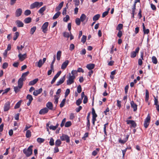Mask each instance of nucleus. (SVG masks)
<instances>
[{
  "mask_svg": "<svg viewBox=\"0 0 159 159\" xmlns=\"http://www.w3.org/2000/svg\"><path fill=\"white\" fill-rule=\"evenodd\" d=\"M154 105H157L158 104V100L157 99V97H156L155 96H154Z\"/></svg>",
  "mask_w": 159,
  "mask_h": 159,
  "instance_id": "58",
  "label": "nucleus"
},
{
  "mask_svg": "<svg viewBox=\"0 0 159 159\" xmlns=\"http://www.w3.org/2000/svg\"><path fill=\"white\" fill-rule=\"evenodd\" d=\"M47 108L50 110H52L53 109V104L51 102H48L46 104Z\"/></svg>",
  "mask_w": 159,
  "mask_h": 159,
  "instance_id": "24",
  "label": "nucleus"
},
{
  "mask_svg": "<svg viewBox=\"0 0 159 159\" xmlns=\"http://www.w3.org/2000/svg\"><path fill=\"white\" fill-rule=\"evenodd\" d=\"M139 48V47H137L135 49V51H133L132 52L130 53V57L131 58H134L136 56L137 53H138Z\"/></svg>",
  "mask_w": 159,
  "mask_h": 159,
  "instance_id": "9",
  "label": "nucleus"
},
{
  "mask_svg": "<svg viewBox=\"0 0 159 159\" xmlns=\"http://www.w3.org/2000/svg\"><path fill=\"white\" fill-rule=\"evenodd\" d=\"M31 13L30 10H25L24 12V14L26 16H28L30 15Z\"/></svg>",
  "mask_w": 159,
  "mask_h": 159,
  "instance_id": "47",
  "label": "nucleus"
},
{
  "mask_svg": "<svg viewBox=\"0 0 159 159\" xmlns=\"http://www.w3.org/2000/svg\"><path fill=\"white\" fill-rule=\"evenodd\" d=\"M108 125V123H107L105 124H104V128H103V131L104 133L106 135H107V132H106V127Z\"/></svg>",
  "mask_w": 159,
  "mask_h": 159,
  "instance_id": "54",
  "label": "nucleus"
},
{
  "mask_svg": "<svg viewBox=\"0 0 159 159\" xmlns=\"http://www.w3.org/2000/svg\"><path fill=\"white\" fill-rule=\"evenodd\" d=\"M29 71H28L22 74L21 77L20 78H22L23 79L25 80V78L29 74Z\"/></svg>",
  "mask_w": 159,
  "mask_h": 159,
  "instance_id": "35",
  "label": "nucleus"
},
{
  "mask_svg": "<svg viewBox=\"0 0 159 159\" xmlns=\"http://www.w3.org/2000/svg\"><path fill=\"white\" fill-rule=\"evenodd\" d=\"M61 140L62 141H66L67 143L70 142L69 137L67 135L63 134L60 137Z\"/></svg>",
  "mask_w": 159,
  "mask_h": 159,
  "instance_id": "3",
  "label": "nucleus"
},
{
  "mask_svg": "<svg viewBox=\"0 0 159 159\" xmlns=\"http://www.w3.org/2000/svg\"><path fill=\"white\" fill-rule=\"evenodd\" d=\"M22 13V10L20 8H19L17 9L16 12V16L17 17L20 16Z\"/></svg>",
  "mask_w": 159,
  "mask_h": 159,
  "instance_id": "21",
  "label": "nucleus"
},
{
  "mask_svg": "<svg viewBox=\"0 0 159 159\" xmlns=\"http://www.w3.org/2000/svg\"><path fill=\"white\" fill-rule=\"evenodd\" d=\"M39 80L38 78L35 79L33 80L30 81L29 83V85H33L35 84Z\"/></svg>",
  "mask_w": 159,
  "mask_h": 159,
  "instance_id": "23",
  "label": "nucleus"
},
{
  "mask_svg": "<svg viewBox=\"0 0 159 159\" xmlns=\"http://www.w3.org/2000/svg\"><path fill=\"white\" fill-rule=\"evenodd\" d=\"M43 64L42 62V60L41 59H40L39 61L35 63V65L39 68H40Z\"/></svg>",
  "mask_w": 159,
  "mask_h": 159,
  "instance_id": "22",
  "label": "nucleus"
},
{
  "mask_svg": "<svg viewBox=\"0 0 159 159\" xmlns=\"http://www.w3.org/2000/svg\"><path fill=\"white\" fill-rule=\"evenodd\" d=\"M82 99L81 98L78 99L76 102V104L77 106H79L82 102Z\"/></svg>",
  "mask_w": 159,
  "mask_h": 159,
  "instance_id": "53",
  "label": "nucleus"
},
{
  "mask_svg": "<svg viewBox=\"0 0 159 159\" xmlns=\"http://www.w3.org/2000/svg\"><path fill=\"white\" fill-rule=\"evenodd\" d=\"M61 51H58L57 53V58L58 61L60 60L61 56Z\"/></svg>",
  "mask_w": 159,
  "mask_h": 159,
  "instance_id": "27",
  "label": "nucleus"
},
{
  "mask_svg": "<svg viewBox=\"0 0 159 159\" xmlns=\"http://www.w3.org/2000/svg\"><path fill=\"white\" fill-rule=\"evenodd\" d=\"M20 89H19V87L18 86H17L14 87V89L16 93H17L19 91Z\"/></svg>",
  "mask_w": 159,
  "mask_h": 159,
  "instance_id": "52",
  "label": "nucleus"
},
{
  "mask_svg": "<svg viewBox=\"0 0 159 159\" xmlns=\"http://www.w3.org/2000/svg\"><path fill=\"white\" fill-rule=\"evenodd\" d=\"M8 66V63L7 62H5V63H4L3 64L2 67L3 69H5Z\"/></svg>",
  "mask_w": 159,
  "mask_h": 159,
  "instance_id": "63",
  "label": "nucleus"
},
{
  "mask_svg": "<svg viewBox=\"0 0 159 159\" xmlns=\"http://www.w3.org/2000/svg\"><path fill=\"white\" fill-rule=\"evenodd\" d=\"M59 125V124L58 123H57L55 126H53L52 125H51L50 126H49V128L50 129L54 130H56V129L58 127Z\"/></svg>",
  "mask_w": 159,
  "mask_h": 159,
  "instance_id": "25",
  "label": "nucleus"
},
{
  "mask_svg": "<svg viewBox=\"0 0 159 159\" xmlns=\"http://www.w3.org/2000/svg\"><path fill=\"white\" fill-rule=\"evenodd\" d=\"M31 136V132L30 131L28 130H27L26 134V137L27 138H30Z\"/></svg>",
  "mask_w": 159,
  "mask_h": 159,
  "instance_id": "40",
  "label": "nucleus"
},
{
  "mask_svg": "<svg viewBox=\"0 0 159 159\" xmlns=\"http://www.w3.org/2000/svg\"><path fill=\"white\" fill-rule=\"evenodd\" d=\"M48 22H45L42 26L41 29L42 30V31L44 34L47 33L48 30Z\"/></svg>",
  "mask_w": 159,
  "mask_h": 159,
  "instance_id": "5",
  "label": "nucleus"
},
{
  "mask_svg": "<svg viewBox=\"0 0 159 159\" xmlns=\"http://www.w3.org/2000/svg\"><path fill=\"white\" fill-rule=\"evenodd\" d=\"M54 98H55V101H54V103L55 104H57L58 102V99L59 98L57 97V96L56 95L54 96Z\"/></svg>",
  "mask_w": 159,
  "mask_h": 159,
  "instance_id": "64",
  "label": "nucleus"
},
{
  "mask_svg": "<svg viewBox=\"0 0 159 159\" xmlns=\"http://www.w3.org/2000/svg\"><path fill=\"white\" fill-rule=\"evenodd\" d=\"M71 123L70 121L66 122L65 125V126L66 127H70L71 125Z\"/></svg>",
  "mask_w": 159,
  "mask_h": 159,
  "instance_id": "51",
  "label": "nucleus"
},
{
  "mask_svg": "<svg viewBox=\"0 0 159 159\" xmlns=\"http://www.w3.org/2000/svg\"><path fill=\"white\" fill-rule=\"evenodd\" d=\"M33 146L30 145L27 149H24L23 150V152L25 154L26 157H29L30 156L32 153V148Z\"/></svg>",
  "mask_w": 159,
  "mask_h": 159,
  "instance_id": "2",
  "label": "nucleus"
},
{
  "mask_svg": "<svg viewBox=\"0 0 159 159\" xmlns=\"http://www.w3.org/2000/svg\"><path fill=\"white\" fill-rule=\"evenodd\" d=\"M10 102L9 101L7 102L4 104V111H8L10 108Z\"/></svg>",
  "mask_w": 159,
  "mask_h": 159,
  "instance_id": "7",
  "label": "nucleus"
},
{
  "mask_svg": "<svg viewBox=\"0 0 159 159\" xmlns=\"http://www.w3.org/2000/svg\"><path fill=\"white\" fill-rule=\"evenodd\" d=\"M52 17V19L55 20L57 19L59 16L61 14V12L60 11H58Z\"/></svg>",
  "mask_w": 159,
  "mask_h": 159,
  "instance_id": "26",
  "label": "nucleus"
},
{
  "mask_svg": "<svg viewBox=\"0 0 159 159\" xmlns=\"http://www.w3.org/2000/svg\"><path fill=\"white\" fill-rule=\"evenodd\" d=\"M31 18L30 17H27L24 20V22L25 23L28 24L31 22Z\"/></svg>",
  "mask_w": 159,
  "mask_h": 159,
  "instance_id": "32",
  "label": "nucleus"
},
{
  "mask_svg": "<svg viewBox=\"0 0 159 159\" xmlns=\"http://www.w3.org/2000/svg\"><path fill=\"white\" fill-rule=\"evenodd\" d=\"M100 17V15L99 14H97L95 15L93 17V20L94 21H96L98 20Z\"/></svg>",
  "mask_w": 159,
  "mask_h": 159,
  "instance_id": "30",
  "label": "nucleus"
},
{
  "mask_svg": "<svg viewBox=\"0 0 159 159\" xmlns=\"http://www.w3.org/2000/svg\"><path fill=\"white\" fill-rule=\"evenodd\" d=\"M66 75H64L63 77H61L58 81L56 84L57 86H59L60 85L62 84L64 81L65 80V78Z\"/></svg>",
  "mask_w": 159,
  "mask_h": 159,
  "instance_id": "11",
  "label": "nucleus"
},
{
  "mask_svg": "<svg viewBox=\"0 0 159 159\" xmlns=\"http://www.w3.org/2000/svg\"><path fill=\"white\" fill-rule=\"evenodd\" d=\"M21 101H20L16 103L14 106V108L15 109L18 108L20 107L21 105Z\"/></svg>",
  "mask_w": 159,
  "mask_h": 159,
  "instance_id": "33",
  "label": "nucleus"
},
{
  "mask_svg": "<svg viewBox=\"0 0 159 159\" xmlns=\"http://www.w3.org/2000/svg\"><path fill=\"white\" fill-rule=\"evenodd\" d=\"M38 2H36L30 5V7L31 9H34L35 8H39L38 5Z\"/></svg>",
  "mask_w": 159,
  "mask_h": 159,
  "instance_id": "18",
  "label": "nucleus"
},
{
  "mask_svg": "<svg viewBox=\"0 0 159 159\" xmlns=\"http://www.w3.org/2000/svg\"><path fill=\"white\" fill-rule=\"evenodd\" d=\"M150 116L149 114H148L147 115V117L145 119L144 123V126L146 128L148 127V126L149 125V123L150 122Z\"/></svg>",
  "mask_w": 159,
  "mask_h": 159,
  "instance_id": "4",
  "label": "nucleus"
},
{
  "mask_svg": "<svg viewBox=\"0 0 159 159\" xmlns=\"http://www.w3.org/2000/svg\"><path fill=\"white\" fill-rule=\"evenodd\" d=\"M64 3V2L63 1L60 3L56 7L55 11H58L60 10L62 7Z\"/></svg>",
  "mask_w": 159,
  "mask_h": 159,
  "instance_id": "17",
  "label": "nucleus"
},
{
  "mask_svg": "<svg viewBox=\"0 0 159 159\" xmlns=\"http://www.w3.org/2000/svg\"><path fill=\"white\" fill-rule=\"evenodd\" d=\"M61 73V71H58L54 77L57 79L60 75Z\"/></svg>",
  "mask_w": 159,
  "mask_h": 159,
  "instance_id": "62",
  "label": "nucleus"
},
{
  "mask_svg": "<svg viewBox=\"0 0 159 159\" xmlns=\"http://www.w3.org/2000/svg\"><path fill=\"white\" fill-rule=\"evenodd\" d=\"M70 93V89H67L66 90L65 92V96L66 97L67 96H68V95H69V94Z\"/></svg>",
  "mask_w": 159,
  "mask_h": 159,
  "instance_id": "56",
  "label": "nucleus"
},
{
  "mask_svg": "<svg viewBox=\"0 0 159 159\" xmlns=\"http://www.w3.org/2000/svg\"><path fill=\"white\" fill-rule=\"evenodd\" d=\"M36 29V26H34L31 29L30 31V34H33L34 33Z\"/></svg>",
  "mask_w": 159,
  "mask_h": 159,
  "instance_id": "41",
  "label": "nucleus"
},
{
  "mask_svg": "<svg viewBox=\"0 0 159 159\" xmlns=\"http://www.w3.org/2000/svg\"><path fill=\"white\" fill-rule=\"evenodd\" d=\"M63 36L66 38H68L69 37L70 34L68 33L67 32H64L63 33Z\"/></svg>",
  "mask_w": 159,
  "mask_h": 159,
  "instance_id": "60",
  "label": "nucleus"
},
{
  "mask_svg": "<svg viewBox=\"0 0 159 159\" xmlns=\"http://www.w3.org/2000/svg\"><path fill=\"white\" fill-rule=\"evenodd\" d=\"M16 23L18 27H23L24 26L23 23L20 20H16Z\"/></svg>",
  "mask_w": 159,
  "mask_h": 159,
  "instance_id": "19",
  "label": "nucleus"
},
{
  "mask_svg": "<svg viewBox=\"0 0 159 159\" xmlns=\"http://www.w3.org/2000/svg\"><path fill=\"white\" fill-rule=\"evenodd\" d=\"M70 17L69 15H66L65 17H64L63 19V20L64 22H67L69 20Z\"/></svg>",
  "mask_w": 159,
  "mask_h": 159,
  "instance_id": "46",
  "label": "nucleus"
},
{
  "mask_svg": "<svg viewBox=\"0 0 159 159\" xmlns=\"http://www.w3.org/2000/svg\"><path fill=\"white\" fill-rule=\"evenodd\" d=\"M70 73L71 75L75 76L76 77L77 75V71L75 70H73L71 71Z\"/></svg>",
  "mask_w": 159,
  "mask_h": 159,
  "instance_id": "37",
  "label": "nucleus"
},
{
  "mask_svg": "<svg viewBox=\"0 0 159 159\" xmlns=\"http://www.w3.org/2000/svg\"><path fill=\"white\" fill-rule=\"evenodd\" d=\"M95 65L92 63L88 64L86 66V67L89 70H91L93 69Z\"/></svg>",
  "mask_w": 159,
  "mask_h": 159,
  "instance_id": "20",
  "label": "nucleus"
},
{
  "mask_svg": "<svg viewBox=\"0 0 159 159\" xmlns=\"http://www.w3.org/2000/svg\"><path fill=\"white\" fill-rule=\"evenodd\" d=\"M77 91L78 93H80L82 91V88L80 85H79L77 88Z\"/></svg>",
  "mask_w": 159,
  "mask_h": 159,
  "instance_id": "57",
  "label": "nucleus"
},
{
  "mask_svg": "<svg viewBox=\"0 0 159 159\" xmlns=\"http://www.w3.org/2000/svg\"><path fill=\"white\" fill-rule=\"evenodd\" d=\"M126 122L127 124H131V125L130 126V127H133V128H135L137 126L136 123L134 120H126Z\"/></svg>",
  "mask_w": 159,
  "mask_h": 159,
  "instance_id": "6",
  "label": "nucleus"
},
{
  "mask_svg": "<svg viewBox=\"0 0 159 159\" xmlns=\"http://www.w3.org/2000/svg\"><path fill=\"white\" fill-rule=\"evenodd\" d=\"M129 137V135H126L125 138L124 140H122L121 138L119 139L118 140L119 142L121 144H124L128 140Z\"/></svg>",
  "mask_w": 159,
  "mask_h": 159,
  "instance_id": "10",
  "label": "nucleus"
},
{
  "mask_svg": "<svg viewBox=\"0 0 159 159\" xmlns=\"http://www.w3.org/2000/svg\"><path fill=\"white\" fill-rule=\"evenodd\" d=\"M87 38V37L86 36L83 35L82 36V38L81 39V42L83 43H84L86 40Z\"/></svg>",
  "mask_w": 159,
  "mask_h": 159,
  "instance_id": "45",
  "label": "nucleus"
},
{
  "mask_svg": "<svg viewBox=\"0 0 159 159\" xmlns=\"http://www.w3.org/2000/svg\"><path fill=\"white\" fill-rule=\"evenodd\" d=\"M25 80V79L22 78H20L18 81V86L19 89H21L23 85V81Z\"/></svg>",
  "mask_w": 159,
  "mask_h": 159,
  "instance_id": "12",
  "label": "nucleus"
},
{
  "mask_svg": "<svg viewBox=\"0 0 159 159\" xmlns=\"http://www.w3.org/2000/svg\"><path fill=\"white\" fill-rule=\"evenodd\" d=\"M61 144V140L59 139L57 140L55 143V145L56 146L58 147L60 146Z\"/></svg>",
  "mask_w": 159,
  "mask_h": 159,
  "instance_id": "28",
  "label": "nucleus"
},
{
  "mask_svg": "<svg viewBox=\"0 0 159 159\" xmlns=\"http://www.w3.org/2000/svg\"><path fill=\"white\" fill-rule=\"evenodd\" d=\"M130 105L131 107L133 108L134 111H136L137 109V105L134 103L133 101L130 102Z\"/></svg>",
  "mask_w": 159,
  "mask_h": 159,
  "instance_id": "16",
  "label": "nucleus"
},
{
  "mask_svg": "<svg viewBox=\"0 0 159 159\" xmlns=\"http://www.w3.org/2000/svg\"><path fill=\"white\" fill-rule=\"evenodd\" d=\"M149 97V92L148 90H146V95L145 100L146 102H147L148 100Z\"/></svg>",
  "mask_w": 159,
  "mask_h": 159,
  "instance_id": "31",
  "label": "nucleus"
},
{
  "mask_svg": "<svg viewBox=\"0 0 159 159\" xmlns=\"http://www.w3.org/2000/svg\"><path fill=\"white\" fill-rule=\"evenodd\" d=\"M48 111V109L47 107H45L41 109L39 111V114L41 115H44L47 113Z\"/></svg>",
  "mask_w": 159,
  "mask_h": 159,
  "instance_id": "13",
  "label": "nucleus"
},
{
  "mask_svg": "<svg viewBox=\"0 0 159 159\" xmlns=\"http://www.w3.org/2000/svg\"><path fill=\"white\" fill-rule=\"evenodd\" d=\"M49 143L51 146H53L54 144V140L52 138H51L50 139Z\"/></svg>",
  "mask_w": 159,
  "mask_h": 159,
  "instance_id": "50",
  "label": "nucleus"
},
{
  "mask_svg": "<svg viewBox=\"0 0 159 159\" xmlns=\"http://www.w3.org/2000/svg\"><path fill=\"white\" fill-rule=\"evenodd\" d=\"M18 52L19 54L18 55V57L19 60L21 61H23L26 58V54L25 53L24 54H22L20 51H18Z\"/></svg>",
  "mask_w": 159,
  "mask_h": 159,
  "instance_id": "8",
  "label": "nucleus"
},
{
  "mask_svg": "<svg viewBox=\"0 0 159 159\" xmlns=\"http://www.w3.org/2000/svg\"><path fill=\"white\" fill-rule=\"evenodd\" d=\"M75 45L71 43L70 44L69 49L70 51H72L75 48Z\"/></svg>",
  "mask_w": 159,
  "mask_h": 159,
  "instance_id": "59",
  "label": "nucleus"
},
{
  "mask_svg": "<svg viewBox=\"0 0 159 159\" xmlns=\"http://www.w3.org/2000/svg\"><path fill=\"white\" fill-rule=\"evenodd\" d=\"M66 101V98H64V99H63L62 100L61 102L60 105V107L62 108L64 107V106L65 104Z\"/></svg>",
  "mask_w": 159,
  "mask_h": 159,
  "instance_id": "43",
  "label": "nucleus"
},
{
  "mask_svg": "<svg viewBox=\"0 0 159 159\" xmlns=\"http://www.w3.org/2000/svg\"><path fill=\"white\" fill-rule=\"evenodd\" d=\"M43 89L42 88L39 89L38 90H35L33 92V94L35 96H37L42 92Z\"/></svg>",
  "mask_w": 159,
  "mask_h": 159,
  "instance_id": "14",
  "label": "nucleus"
},
{
  "mask_svg": "<svg viewBox=\"0 0 159 159\" xmlns=\"http://www.w3.org/2000/svg\"><path fill=\"white\" fill-rule=\"evenodd\" d=\"M67 4H67L66 6V7L65 8H64L63 9L62 14L63 15H65L66 14V9L68 8Z\"/></svg>",
  "mask_w": 159,
  "mask_h": 159,
  "instance_id": "55",
  "label": "nucleus"
},
{
  "mask_svg": "<svg viewBox=\"0 0 159 159\" xmlns=\"http://www.w3.org/2000/svg\"><path fill=\"white\" fill-rule=\"evenodd\" d=\"M123 28V25L122 24H119L118 25L117 28H116V30H118V31L120 30L122 28Z\"/></svg>",
  "mask_w": 159,
  "mask_h": 159,
  "instance_id": "48",
  "label": "nucleus"
},
{
  "mask_svg": "<svg viewBox=\"0 0 159 159\" xmlns=\"http://www.w3.org/2000/svg\"><path fill=\"white\" fill-rule=\"evenodd\" d=\"M69 63L68 60H66L62 64L61 66V69L62 70H64L66 69Z\"/></svg>",
  "mask_w": 159,
  "mask_h": 159,
  "instance_id": "15",
  "label": "nucleus"
},
{
  "mask_svg": "<svg viewBox=\"0 0 159 159\" xmlns=\"http://www.w3.org/2000/svg\"><path fill=\"white\" fill-rule=\"evenodd\" d=\"M152 62L154 64H157V61L156 57L153 56L152 57Z\"/></svg>",
  "mask_w": 159,
  "mask_h": 159,
  "instance_id": "39",
  "label": "nucleus"
},
{
  "mask_svg": "<svg viewBox=\"0 0 159 159\" xmlns=\"http://www.w3.org/2000/svg\"><path fill=\"white\" fill-rule=\"evenodd\" d=\"M67 78L68 80L66 81V84L67 85H70L74 82L76 77L75 76L71 75V73H69Z\"/></svg>",
  "mask_w": 159,
  "mask_h": 159,
  "instance_id": "1",
  "label": "nucleus"
},
{
  "mask_svg": "<svg viewBox=\"0 0 159 159\" xmlns=\"http://www.w3.org/2000/svg\"><path fill=\"white\" fill-rule=\"evenodd\" d=\"M86 15L84 14H82L80 17V19L81 21L83 22L86 19Z\"/></svg>",
  "mask_w": 159,
  "mask_h": 159,
  "instance_id": "29",
  "label": "nucleus"
},
{
  "mask_svg": "<svg viewBox=\"0 0 159 159\" xmlns=\"http://www.w3.org/2000/svg\"><path fill=\"white\" fill-rule=\"evenodd\" d=\"M81 20L79 18H76L75 19V23L78 25H79L80 24Z\"/></svg>",
  "mask_w": 159,
  "mask_h": 159,
  "instance_id": "49",
  "label": "nucleus"
},
{
  "mask_svg": "<svg viewBox=\"0 0 159 159\" xmlns=\"http://www.w3.org/2000/svg\"><path fill=\"white\" fill-rule=\"evenodd\" d=\"M19 33L18 32H16L15 33L14 35L13 38V39L14 40H16L17 39L19 36Z\"/></svg>",
  "mask_w": 159,
  "mask_h": 159,
  "instance_id": "42",
  "label": "nucleus"
},
{
  "mask_svg": "<svg viewBox=\"0 0 159 159\" xmlns=\"http://www.w3.org/2000/svg\"><path fill=\"white\" fill-rule=\"evenodd\" d=\"M26 99L29 100V101L32 102L33 100V98L31 95L28 94L26 96Z\"/></svg>",
  "mask_w": 159,
  "mask_h": 159,
  "instance_id": "38",
  "label": "nucleus"
},
{
  "mask_svg": "<svg viewBox=\"0 0 159 159\" xmlns=\"http://www.w3.org/2000/svg\"><path fill=\"white\" fill-rule=\"evenodd\" d=\"M100 149L99 148H97L96 150L93 151L92 152V155L93 156H95L98 153Z\"/></svg>",
  "mask_w": 159,
  "mask_h": 159,
  "instance_id": "36",
  "label": "nucleus"
},
{
  "mask_svg": "<svg viewBox=\"0 0 159 159\" xmlns=\"http://www.w3.org/2000/svg\"><path fill=\"white\" fill-rule=\"evenodd\" d=\"M46 6H44L41 7L39 11L38 12L40 14H42L45 10Z\"/></svg>",
  "mask_w": 159,
  "mask_h": 159,
  "instance_id": "34",
  "label": "nucleus"
},
{
  "mask_svg": "<svg viewBox=\"0 0 159 159\" xmlns=\"http://www.w3.org/2000/svg\"><path fill=\"white\" fill-rule=\"evenodd\" d=\"M66 118H64L63 119V120H62V121L61 122V123L60 125V126L61 127H62L64 125V124L66 122Z\"/></svg>",
  "mask_w": 159,
  "mask_h": 159,
  "instance_id": "61",
  "label": "nucleus"
},
{
  "mask_svg": "<svg viewBox=\"0 0 159 159\" xmlns=\"http://www.w3.org/2000/svg\"><path fill=\"white\" fill-rule=\"evenodd\" d=\"M45 141V139H43L40 138H39L37 139V141L39 143H43Z\"/></svg>",
  "mask_w": 159,
  "mask_h": 159,
  "instance_id": "44",
  "label": "nucleus"
}]
</instances>
